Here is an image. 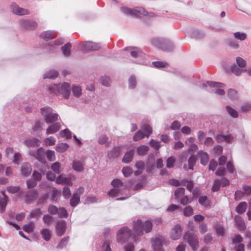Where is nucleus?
Here are the masks:
<instances>
[{"label": "nucleus", "instance_id": "nucleus-10", "mask_svg": "<svg viewBox=\"0 0 251 251\" xmlns=\"http://www.w3.org/2000/svg\"><path fill=\"white\" fill-rule=\"evenodd\" d=\"M126 51L134 58H146L147 56L143 53H141L139 50L136 48L127 47L123 51Z\"/></svg>", "mask_w": 251, "mask_h": 251}, {"label": "nucleus", "instance_id": "nucleus-31", "mask_svg": "<svg viewBox=\"0 0 251 251\" xmlns=\"http://www.w3.org/2000/svg\"><path fill=\"white\" fill-rule=\"evenodd\" d=\"M25 144L28 147H38L40 146V141L36 138H34L26 140Z\"/></svg>", "mask_w": 251, "mask_h": 251}, {"label": "nucleus", "instance_id": "nucleus-61", "mask_svg": "<svg viewBox=\"0 0 251 251\" xmlns=\"http://www.w3.org/2000/svg\"><path fill=\"white\" fill-rule=\"evenodd\" d=\"M43 222L48 226H50L52 222V217L49 214H45L43 217Z\"/></svg>", "mask_w": 251, "mask_h": 251}, {"label": "nucleus", "instance_id": "nucleus-18", "mask_svg": "<svg viewBox=\"0 0 251 251\" xmlns=\"http://www.w3.org/2000/svg\"><path fill=\"white\" fill-rule=\"evenodd\" d=\"M164 242L165 239L162 237L156 238L152 244L154 251H160L162 246Z\"/></svg>", "mask_w": 251, "mask_h": 251}, {"label": "nucleus", "instance_id": "nucleus-52", "mask_svg": "<svg viewBox=\"0 0 251 251\" xmlns=\"http://www.w3.org/2000/svg\"><path fill=\"white\" fill-rule=\"evenodd\" d=\"M122 172L125 177H128L132 174L133 170L129 167H125L123 168Z\"/></svg>", "mask_w": 251, "mask_h": 251}, {"label": "nucleus", "instance_id": "nucleus-40", "mask_svg": "<svg viewBox=\"0 0 251 251\" xmlns=\"http://www.w3.org/2000/svg\"><path fill=\"white\" fill-rule=\"evenodd\" d=\"M139 10L140 17L142 15L149 17H154L156 16V15L153 12H148L143 7H139Z\"/></svg>", "mask_w": 251, "mask_h": 251}, {"label": "nucleus", "instance_id": "nucleus-57", "mask_svg": "<svg viewBox=\"0 0 251 251\" xmlns=\"http://www.w3.org/2000/svg\"><path fill=\"white\" fill-rule=\"evenodd\" d=\"M196 162V158L194 155L191 156L188 159V165L190 170H193Z\"/></svg>", "mask_w": 251, "mask_h": 251}, {"label": "nucleus", "instance_id": "nucleus-63", "mask_svg": "<svg viewBox=\"0 0 251 251\" xmlns=\"http://www.w3.org/2000/svg\"><path fill=\"white\" fill-rule=\"evenodd\" d=\"M232 240L233 244L236 245L240 244L243 241V238L240 235H234Z\"/></svg>", "mask_w": 251, "mask_h": 251}, {"label": "nucleus", "instance_id": "nucleus-13", "mask_svg": "<svg viewBox=\"0 0 251 251\" xmlns=\"http://www.w3.org/2000/svg\"><path fill=\"white\" fill-rule=\"evenodd\" d=\"M121 11L126 15L140 17L139 7L131 9L126 7H123L121 8Z\"/></svg>", "mask_w": 251, "mask_h": 251}, {"label": "nucleus", "instance_id": "nucleus-54", "mask_svg": "<svg viewBox=\"0 0 251 251\" xmlns=\"http://www.w3.org/2000/svg\"><path fill=\"white\" fill-rule=\"evenodd\" d=\"M59 135L61 137H66L68 139L71 137V132L68 129H65L61 131Z\"/></svg>", "mask_w": 251, "mask_h": 251}, {"label": "nucleus", "instance_id": "nucleus-16", "mask_svg": "<svg viewBox=\"0 0 251 251\" xmlns=\"http://www.w3.org/2000/svg\"><path fill=\"white\" fill-rule=\"evenodd\" d=\"M32 171L31 165L27 162H25L22 164L21 167V172L24 176H29Z\"/></svg>", "mask_w": 251, "mask_h": 251}, {"label": "nucleus", "instance_id": "nucleus-53", "mask_svg": "<svg viewBox=\"0 0 251 251\" xmlns=\"http://www.w3.org/2000/svg\"><path fill=\"white\" fill-rule=\"evenodd\" d=\"M60 163L57 162L53 163L51 166V169L53 173L57 174H58L60 173Z\"/></svg>", "mask_w": 251, "mask_h": 251}, {"label": "nucleus", "instance_id": "nucleus-60", "mask_svg": "<svg viewBox=\"0 0 251 251\" xmlns=\"http://www.w3.org/2000/svg\"><path fill=\"white\" fill-rule=\"evenodd\" d=\"M183 214L186 217L191 216L193 214V209L190 206H186L183 209Z\"/></svg>", "mask_w": 251, "mask_h": 251}, {"label": "nucleus", "instance_id": "nucleus-35", "mask_svg": "<svg viewBox=\"0 0 251 251\" xmlns=\"http://www.w3.org/2000/svg\"><path fill=\"white\" fill-rule=\"evenodd\" d=\"M247 207V203L246 202H242L240 203L236 208V211L239 213L241 214L245 212Z\"/></svg>", "mask_w": 251, "mask_h": 251}, {"label": "nucleus", "instance_id": "nucleus-28", "mask_svg": "<svg viewBox=\"0 0 251 251\" xmlns=\"http://www.w3.org/2000/svg\"><path fill=\"white\" fill-rule=\"evenodd\" d=\"M244 69L235 64L230 67V71L236 76H240L244 72Z\"/></svg>", "mask_w": 251, "mask_h": 251}, {"label": "nucleus", "instance_id": "nucleus-39", "mask_svg": "<svg viewBox=\"0 0 251 251\" xmlns=\"http://www.w3.org/2000/svg\"><path fill=\"white\" fill-rule=\"evenodd\" d=\"M80 197L77 195H73L70 200V205L72 207H75L79 202Z\"/></svg>", "mask_w": 251, "mask_h": 251}, {"label": "nucleus", "instance_id": "nucleus-1", "mask_svg": "<svg viewBox=\"0 0 251 251\" xmlns=\"http://www.w3.org/2000/svg\"><path fill=\"white\" fill-rule=\"evenodd\" d=\"M47 91L50 94L61 96L64 99L68 100L71 95V86L69 83L66 82L52 84L47 86Z\"/></svg>", "mask_w": 251, "mask_h": 251}, {"label": "nucleus", "instance_id": "nucleus-64", "mask_svg": "<svg viewBox=\"0 0 251 251\" xmlns=\"http://www.w3.org/2000/svg\"><path fill=\"white\" fill-rule=\"evenodd\" d=\"M69 239V237H66L63 238L57 245V248L58 249H62L68 243Z\"/></svg>", "mask_w": 251, "mask_h": 251}, {"label": "nucleus", "instance_id": "nucleus-24", "mask_svg": "<svg viewBox=\"0 0 251 251\" xmlns=\"http://www.w3.org/2000/svg\"><path fill=\"white\" fill-rule=\"evenodd\" d=\"M42 214V212L40 208H36L32 210L27 216V218L28 220L33 218H39Z\"/></svg>", "mask_w": 251, "mask_h": 251}, {"label": "nucleus", "instance_id": "nucleus-7", "mask_svg": "<svg viewBox=\"0 0 251 251\" xmlns=\"http://www.w3.org/2000/svg\"><path fill=\"white\" fill-rule=\"evenodd\" d=\"M183 238L186 240L194 251L199 248V241L197 235L194 233H186L184 235Z\"/></svg>", "mask_w": 251, "mask_h": 251}, {"label": "nucleus", "instance_id": "nucleus-30", "mask_svg": "<svg viewBox=\"0 0 251 251\" xmlns=\"http://www.w3.org/2000/svg\"><path fill=\"white\" fill-rule=\"evenodd\" d=\"M72 45L70 43H67L62 47L61 50L63 55L65 57H69L71 54V49Z\"/></svg>", "mask_w": 251, "mask_h": 251}, {"label": "nucleus", "instance_id": "nucleus-5", "mask_svg": "<svg viewBox=\"0 0 251 251\" xmlns=\"http://www.w3.org/2000/svg\"><path fill=\"white\" fill-rule=\"evenodd\" d=\"M41 113L47 124H51L58 120V115L54 112L50 107L46 106L41 108Z\"/></svg>", "mask_w": 251, "mask_h": 251}, {"label": "nucleus", "instance_id": "nucleus-33", "mask_svg": "<svg viewBox=\"0 0 251 251\" xmlns=\"http://www.w3.org/2000/svg\"><path fill=\"white\" fill-rule=\"evenodd\" d=\"M8 197L4 196L3 198H0V213H3L7 203Z\"/></svg>", "mask_w": 251, "mask_h": 251}, {"label": "nucleus", "instance_id": "nucleus-3", "mask_svg": "<svg viewBox=\"0 0 251 251\" xmlns=\"http://www.w3.org/2000/svg\"><path fill=\"white\" fill-rule=\"evenodd\" d=\"M225 85L224 83L214 81H207L202 84V87L205 90L213 93L217 96H223L225 94L224 88Z\"/></svg>", "mask_w": 251, "mask_h": 251}, {"label": "nucleus", "instance_id": "nucleus-19", "mask_svg": "<svg viewBox=\"0 0 251 251\" xmlns=\"http://www.w3.org/2000/svg\"><path fill=\"white\" fill-rule=\"evenodd\" d=\"M61 128V125L59 123H55L50 126L46 130L47 134H51L56 133Z\"/></svg>", "mask_w": 251, "mask_h": 251}, {"label": "nucleus", "instance_id": "nucleus-58", "mask_svg": "<svg viewBox=\"0 0 251 251\" xmlns=\"http://www.w3.org/2000/svg\"><path fill=\"white\" fill-rule=\"evenodd\" d=\"M228 45L230 48L235 50L239 49L240 48L239 44L235 40H229L228 42Z\"/></svg>", "mask_w": 251, "mask_h": 251}, {"label": "nucleus", "instance_id": "nucleus-9", "mask_svg": "<svg viewBox=\"0 0 251 251\" xmlns=\"http://www.w3.org/2000/svg\"><path fill=\"white\" fill-rule=\"evenodd\" d=\"M21 27L25 30H33L37 27V23L32 20H22L20 21Z\"/></svg>", "mask_w": 251, "mask_h": 251}, {"label": "nucleus", "instance_id": "nucleus-2", "mask_svg": "<svg viewBox=\"0 0 251 251\" xmlns=\"http://www.w3.org/2000/svg\"><path fill=\"white\" fill-rule=\"evenodd\" d=\"M134 232L136 235L133 236L134 241L137 240V236L143 234V231L146 233L151 232L152 227V223L149 221L143 222L141 220L137 219L133 222Z\"/></svg>", "mask_w": 251, "mask_h": 251}, {"label": "nucleus", "instance_id": "nucleus-51", "mask_svg": "<svg viewBox=\"0 0 251 251\" xmlns=\"http://www.w3.org/2000/svg\"><path fill=\"white\" fill-rule=\"evenodd\" d=\"M241 111L244 113H247L251 111V104L250 103H245L243 104L240 107Z\"/></svg>", "mask_w": 251, "mask_h": 251}, {"label": "nucleus", "instance_id": "nucleus-45", "mask_svg": "<svg viewBox=\"0 0 251 251\" xmlns=\"http://www.w3.org/2000/svg\"><path fill=\"white\" fill-rule=\"evenodd\" d=\"M98 142L100 145H104L107 147L109 146L108 142V137L105 135L100 136L98 139Z\"/></svg>", "mask_w": 251, "mask_h": 251}, {"label": "nucleus", "instance_id": "nucleus-36", "mask_svg": "<svg viewBox=\"0 0 251 251\" xmlns=\"http://www.w3.org/2000/svg\"><path fill=\"white\" fill-rule=\"evenodd\" d=\"M185 194V189L183 188H179L177 189L175 192V199L179 200L184 197Z\"/></svg>", "mask_w": 251, "mask_h": 251}, {"label": "nucleus", "instance_id": "nucleus-4", "mask_svg": "<svg viewBox=\"0 0 251 251\" xmlns=\"http://www.w3.org/2000/svg\"><path fill=\"white\" fill-rule=\"evenodd\" d=\"M151 44L152 45L166 51H170L174 48V45L171 41L157 38H152L151 40Z\"/></svg>", "mask_w": 251, "mask_h": 251}, {"label": "nucleus", "instance_id": "nucleus-38", "mask_svg": "<svg viewBox=\"0 0 251 251\" xmlns=\"http://www.w3.org/2000/svg\"><path fill=\"white\" fill-rule=\"evenodd\" d=\"M234 38L240 41H243L245 40L247 38V35L244 32H236L233 34Z\"/></svg>", "mask_w": 251, "mask_h": 251}, {"label": "nucleus", "instance_id": "nucleus-46", "mask_svg": "<svg viewBox=\"0 0 251 251\" xmlns=\"http://www.w3.org/2000/svg\"><path fill=\"white\" fill-rule=\"evenodd\" d=\"M100 81L102 85L105 86H108L111 83L110 78L106 75L102 76L100 78Z\"/></svg>", "mask_w": 251, "mask_h": 251}, {"label": "nucleus", "instance_id": "nucleus-34", "mask_svg": "<svg viewBox=\"0 0 251 251\" xmlns=\"http://www.w3.org/2000/svg\"><path fill=\"white\" fill-rule=\"evenodd\" d=\"M228 98L231 100H236L239 98L237 92L233 89H229L227 91Z\"/></svg>", "mask_w": 251, "mask_h": 251}, {"label": "nucleus", "instance_id": "nucleus-62", "mask_svg": "<svg viewBox=\"0 0 251 251\" xmlns=\"http://www.w3.org/2000/svg\"><path fill=\"white\" fill-rule=\"evenodd\" d=\"M58 209L56 206L53 205L52 204H50L49 205L48 207V212L51 215H55L57 214Z\"/></svg>", "mask_w": 251, "mask_h": 251}, {"label": "nucleus", "instance_id": "nucleus-25", "mask_svg": "<svg viewBox=\"0 0 251 251\" xmlns=\"http://www.w3.org/2000/svg\"><path fill=\"white\" fill-rule=\"evenodd\" d=\"M58 72L56 70H50L44 74L43 78L44 79H55L58 76Z\"/></svg>", "mask_w": 251, "mask_h": 251}, {"label": "nucleus", "instance_id": "nucleus-59", "mask_svg": "<svg viewBox=\"0 0 251 251\" xmlns=\"http://www.w3.org/2000/svg\"><path fill=\"white\" fill-rule=\"evenodd\" d=\"M111 185L114 188H118L123 185V183L122 180L119 178L113 179L111 182Z\"/></svg>", "mask_w": 251, "mask_h": 251}, {"label": "nucleus", "instance_id": "nucleus-48", "mask_svg": "<svg viewBox=\"0 0 251 251\" xmlns=\"http://www.w3.org/2000/svg\"><path fill=\"white\" fill-rule=\"evenodd\" d=\"M145 136L146 135L142 130H139L135 133L133 139L134 141H138L143 139Z\"/></svg>", "mask_w": 251, "mask_h": 251}, {"label": "nucleus", "instance_id": "nucleus-32", "mask_svg": "<svg viewBox=\"0 0 251 251\" xmlns=\"http://www.w3.org/2000/svg\"><path fill=\"white\" fill-rule=\"evenodd\" d=\"M135 167L137 169H138V170L135 172V175L136 176L140 175L143 173L144 171L145 167L144 163L142 161H139L136 162Z\"/></svg>", "mask_w": 251, "mask_h": 251}, {"label": "nucleus", "instance_id": "nucleus-11", "mask_svg": "<svg viewBox=\"0 0 251 251\" xmlns=\"http://www.w3.org/2000/svg\"><path fill=\"white\" fill-rule=\"evenodd\" d=\"M10 7L12 12L16 15L23 16L29 14V11L28 10L20 7L15 3H12L11 4Z\"/></svg>", "mask_w": 251, "mask_h": 251}, {"label": "nucleus", "instance_id": "nucleus-20", "mask_svg": "<svg viewBox=\"0 0 251 251\" xmlns=\"http://www.w3.org/2000/svg\"><path fill=\"white\" fill-rule=\"evenodd\" d=\"M56 36V33L52 31L48 30L42 32L40 37L44 40H49L55 38Z\"/></svg>", "mask_w": 251, "mask_h": 251}, {"label": "nucleus", "instance_id": "nucleus-15", "mask_svg": "<svg viewBox=\"0 0 251 251\" xmlns=\"http://www.w3.org/2000/svg\"><path fill=\"white\" fill-rule=\"evenodd\" d=\"M182 234V229L178 225L176 226L171 232L170 236L172 239L176 240L179 239Z\"/></svg>", "mask_w": 251, "mask_h": 251}, {"label": "nucleus", "instance_id": "nucleus-37", "mask_svg": "<svg viewBox=\"0 0 251 251\" xmlns=\"http://www.w3.org/2000/svg\"><path fill=\"white\" fill-rule=\"evenodd\" d=\"M69 147L66 143H59L56 146V151L59 152H64L68 149Z\"/></svg>", "mask_w": 251, "mask_h": 251}, {"label": "nucleus", "instance_id": "nucleus-49", "mask_svg": "<svg viewBox=\"0 0 251 251\" xmlns=\"http://www.w3.org/2000/svg\"><path fill=\"white\" fill-rule=\"evenodd\" d=\"M46 154L47 159L50 161H53L56 159L55 152L53 151L48 150L46 152Z\"/></svg>", "mask_w": 251, "mask_h": 251}, {"label": "nucleus", "instance_id": "nucleus-26", "mask_svg": "<svg viewBox=\"0 0 251 251\" xmlns=\"http://www.w3.org/2000/svg\"><path fill=\"white\" fill-rule=\"evenodd\" d=\"M71 89L72 90L73 95L76 98L80 97L82 95V89L77 85H73Z\"/></svg>", "mask_w": 251, "mask_h": 251}, {"label": "nucleus", "instance_id": "nucleus-23", "mask_svg": "<svg viewBox=\"0 0 251 251\" xmlns=\"http://www.w3.org/2000/svg\"><path fill=\"white\" fill-rule=\"evenodd\" d=\"M235 221L238 228L240 230H244L246 228V225L243 219L239 215H236L235 216Z\"/></svg>", "mask_w": 251, "mask_h": 251}, {"label": "nucleus", "instance_id": "nucleus-55", "mask_svg": "<svg viewBox=\"0 0 251 251\" xmlns=\"http://www.w3.org/2000/svg\"><path fill=\"white\" fill-rule=\"evenodd\" d=\"M48 197H49V194L48 193H47L43 195H41L39 197V198L38 199V200L37 201V204L40 205V204L44 203L46 201L47 199L48 198Z\"/></svg>", "mask_w": 251, "mask_h": 251}, {"label": "nucleus", "instance_id": "nucleus-47", "mask_svg": "<svg viewBox=\"0 0 251 251\" xmlns=\"http://www.w3.org/2000/svg\"><path fill=\"white\" fill-rule=\"evenodd\" d=\"M199 202L204 206H208L210 205L209 201L205 196H201L199 199Z\"/></svg>", "mask_w": 251, "mask_h": 251}, {"label": "nucleus", "instance_id": "nucleus-27", "mask_svg": "<svg viewBox=\"0 0 251 251\" xmlns=\"http://www.w3.org/2000/svg\"><path fill=\"white\" fill-rule=\"evenodd\" d=\"M42 238L46 241H49L51 236V230L49 228H43L40 231Z\"/></svg>", "mask_w": 251, "mask_h": 251}, {"label": "nucleus", "instance_id": "nucleus-12", "mask_svg": "<svg viewBox=\"0 0 251 251\" xmlns=\"http://www.w3.org/2000/svg\"><path fill=\"white\" fill-rule=\"evenodd\" d=\"M25 202L29 203L34 201L38 196V192L35 189L31 190L24 193Z\"/></svg>", "mask_w": 251, "mask_h": 251}, {"label": "nucleus", "instance_id": "nucleus-29", "mask_svg": "<svg viewBox=\"0 0 251 251\" xmlns=\"http://www.w3.org/2000/svg\"><path fill=\"white\" fill-rule=\"evenodd\" d=\"M133 154L134 151L133 150H131L126 152L123 158V162L125 163H129L133 159Z\"/></svg>", "mask_w": 251, "mask_h": 251}, {"label": "nucleus", "instance_id": "nucleus-6", "mask_svg": "<svg viewBox=\"0 0 251 251\" xmlns=\"http://www.w3.org/2000/svg\"><path fill=\"white\" fill-rule=\"evenodd\" d=\"M131 236V231L127 226L122 227L117 234V241L123 245L126 243Z\"/></svg>", "mask_w": 251, "mask_h": 251}, {"label": "nucleus", "instance_id": "nucleus-50", "mask_svg": "<svg viewBox=\"0 0 251 251\" xmlns=\"http://www.w3.org/2000/svg\"><path fill=\"white\" fill-rule=\"evenodd\" d=\"M23 230L28 233L31 232L34 230V226L33 223H30L24 226Z\"/></svg>", "mask_w": 251, "mask_h": 251}, {"label": "nucleus", "instance_id": "nucleus-17", "mask_svg": "<svg viewBox=\"0 0 251 251\" xmlns=\"http://www.w3.org/2000/svg\"><path fill=\"white\" fill-rule=\"evenodd\" d=\"M66 223L65 221H60L57 222L56 226V230L57 235L62 236L65 232Z\"/></svg>", "mask_w": 251, "mask_h": 251}, {"label": "nucleus", "instance_id": "nucleus-41", "mask_svg": "<svg viewBox=\"0 0 251 251\" xmlns=\"http://www.w3.org/2000/svg\"><path fill=\"white\" fill-rule=\"evenodd\" d=\"M148 151L149 147L147 146L142 145L137 148V152L139 155H143L146 154Z\"/></svg>", "mask_w": 251, "mask_h": 251}, {"label": "nucleus", "instance_id": "nucleus-43", "mask_svg": "<svg viewBox=\"0 0 251 251\" xmlns=\"http://www.w3.org/2000/svg\"><path fill=\"white\" fill-rule=\"evenodd\" d=\"M226 109L227 113L229 114V115L230 116H231L232 117H233L234 118H236L238 117V113L236 110H235L234 109H233L230 106H226Z\"/></svg>", "mask_w": 251, "mask_h": 251}, {"label": "nucleus", "instance_id": "nucleus-56", "mask_svg": "<svg viewBox=\"0 0 251 251\" xmlns=\"http://www.w3.org/2000/svg\"><path fill=\"white\" fill-rule=\"evenodd\" d=\"M58 210V211L57 214L58 215L59 217L67 218L68 217V212L65 208L61 207L59 208Z\"/></svg>", "mask_w": 251, "mask_h": 251}, {"label": "nucleus", "instance_id": "nucleus-21", "mask_svg": "<svg viewBox=\"0 0 251 251\" xmlns=\"http://www.w3.org/2000/svg\"><path fill=\"white\" fill-rule=\"evenodd\" d=\"M198 157L201 160V163L203 165H206L209 160L207 153L203 151H200L198 153Z\"/></svg>", "mask_w": 251, "mask_h": 251}, {"label": "nucleus", "instance_id": "nucleus-8", "mask_svg": "<svg viewBox=\"0 0 251 251\" xmlns=\"http://www.w3.org/2000/svg\"><path fill=\"white\" fill-rule=\"evenodd\" d=\"M101 48L99 43H96L91 41H86L81 47L83 51H95L99 50Z\"/></svg>", "mask_w": 251, "mask_h": 251}, {"label": "nucleus", "instance_id": "nucleus-44", "mask_svg": "<svg viewBox=\"0 0 251 251\" xmlns=\"http://www.w3.org/2000/svg\"><path fill=\"white\" fill-rule=\"evenodd\" d=\"M136 78L135 76L131 75L128 79V87L130 89H133L135 88L136 86Z\"/></svg>", "mask_w": 251, "mask_h": 251}, {"label": "nucleus", "instance_id": "nucleus-42", "mask_svg": "<svg viewBox=\"0 0 251 251\" xmlns=\"http://www.w3.org/2000/svg\"><path fill=\"white\" fill-rule=\"evenodd\" d=\"M236 62L237 63L236 65L243 69L246 67L247 65L246 60L241 57L236 58Z\"/></svg>", "mask_w": 251, "mask_h": 251}, {"label": "nucleus", "instance_id": "nucleus-14", "mask_svg": "<svg viewBox=\"0 0 251 251\" xmlns=\"http://www.w3.org/2000/svg\"><path fill=\"white\" fill-rule=\"evenodd\" d=\"M30 154L34 156L37 159L41 162L44 161L45 158V151L43 148H40L36 151H30Z\"/></svg>", "mask_w": 251, "mask_h": 251}, {"label": "nucleus", "instance_id": "nucleus-22", "mask_svg": "<svg viewBox=\"0 0 251 251\" xmlns=\"http://www.w3.org/2000/svg\"><path fill=\"white\" fill-rule=\"evenodd\" d=\"M84 163L80 161L75 160L72 164L73 169L76 172H82L84 170Z\"/></svg>", "mask_w": 251, "mask_h": 251}]
</instances>
